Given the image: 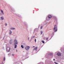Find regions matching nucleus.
<instances>
[{
  "instance_id": "f257e3e1",
  "label": "nucleus",
  "mask_w": 64,
  "mask_h": 64,
  "mask_svg": "<svg viewBox=\"0 0 64 64\" xmlns=\"http://www.w3.org/2000/svg\"><path fill=\"white\" fill-rule=\"evenodd\" d=\"M57 26L55 25L54 26V28H53L54 30V32H56L57 31Z\"/></svg>"
},
{
  "instance_id": "f03ea898",
  "label": "nucleus",
  "mask_w": 64,
  "mask_h": 64,
  "mask_svg": "<svg viewBox=\"0 0 64 64\" xmlns=\"http://www.w3.org/2000/svg\"><path fill=\"white\" fill-rule=\"evenodd\" d=\"M18 44V42H17V40H14V45H17V44Z\"/></svg>"
},
{
  "instance_id": "7ed1b4c3",
  "label": "nucleus",
  "mask_w": 64,
  "mask_h": 64,
  "mask_svg": "<svg viewBox=\"0 0 64 64\" xmlns=\"http://www.w3.org/2000/svg\"><path fill=\"white\" fill-rule=\"evenodd\" d=\"M6 50L8 52H9L10 50V48L9 47H8L6 48Z\"/></svg>"
},
{
  "instance_id": "20e7f679",
  "label": "nucleus",
  "mask_w": 64,
  "mask_h": 64,
  "mask_svg": "<svg viewBox=\"0 0 64 64\" xmlns=\"http://www.w3.org/2000/svg\"><path fill=\"white\" fill-rule=\"evenodd\" d=\"M29 48H30V46H27L25 48V49L26 50H29Z\"/></svg>"
},
{
  "instance_id": "39448f33",
  "label": "nucleus",
  "mask_w": 64,
  "mask_h": 64,
  "mask_svg": "<svg viewBox=\"0 0 64 64\" xmlns=\"http://www.w3.org/2000/svg\"><path fill=\"white\" fill-rule=\"evenodd\" d=\"M61 55V53H60L58 52L57 53V55H58V56H60Z\"/></svg>"
},
{
  "instance_id": "423d86ee",
  "label": "nucleus",
  "mask_w": 64,
  "mask_h": 64,
  "mask_svg": "<svg viewBox=\"0 0 64 64\" xmlns=\"http://www.w3.org/2000/svg\"><path fill=\"white\" fill-rule=\"evenodd\" d=\"M37 46L35 47L34 49V50H35L36 51L37 50Z\"/></svg>"
},
{
  "instance_id": "0eeeda50",
  "label": "nucleus",
  "mask_w": 64,
  "mask_h": 64,
  "mask_svg": "<svg viewBox=\"0 0 64 64\" xmlns=\"http://www.w3.org/2000/svg\"><path fill=\"white\" fill-rule=\"evenodd\" d=\"M52 17V16H51V15H49L48 16V18H51Z\"/></svg>"
},
{
  "instance_id": "6e6552de",
  "label": "nucleus",
  "mask_w": 64,
  "mask_h": 64,
  "mask_svg": "<svg viewBox=\"0 0 64 64\" xmlns=\"http://www.w3.org/2000/svg\"><path fill=\"white\" fill-rule=\"evenodd\" d=\"M1 19L2 20H4V18L3 17H1Z\"/></svg>"
},
{
  "instance_id": "1a4fd4ad",
  "label": "nucleus",
  "mask_w": 64,
  "mask_h": 64,
  "mask_svg": "<svg viewBox=\"0 0 64 64\" xmlns=\"http://www.w3.org/2000/svg\"><path fill=\"white\" fill-rule=\"evenodd\" d=\"M1 12H2V13L3 14H4V12H3V11L2 10H1Z\"/></svg>"
},
{
  "instance_id": "9d476101",
  "label": "nucleus",
  "mask_w": 64,
  "mask_h": 64,
  "mask_svg": "<svg viewBox=\"0 0 64 64\" xmlns=\"http://www.w3.org/2000/svg\"><path fill=\"white\" fill-rule=\"evenodd\" d=\"M10 44H12V40H10Z\"/></svg>"
},
{
  "instance_id": "9b49d317",
  "label": "nucleus",
  "mask_w": 64,
  "mask_h": 64,
  "mask_svg": "<svg viewBox=\"0 0 64 64\" xmlns=\"http://www.w3.org/2000/svg\"><path fill=\"white\" fill-rule=\"evenodd\" d=\"M21 47H22V48H24V47H23V45H22L21 46Z\"/></svg>"
},
{
  "instance_id": "f8f14e48",
  "label": "nucleus",
  "mask_w": 64,
  "mask_h": 64,
  "mask_svg": "<svg viewBox=\"0 0 64 64\" xmlns=\"http://www.w3.org/2000/svg\"><path fill=\"white\" fill-rule=\"evenodd\" d=\"M10 32H9L10 34H12V32H11V30H10Z\"/></svg>"
},
{
  "instance_id": "ddd939ff",
  "label": "nucleus",
  "mask_w": 64,
  "mask_h": 64,
  "mask_svg": "<svg viewBox=\"0 0 64 64\" xmlns=\"http://www.w3.org/2000/svg\"><path fill=\"white\" fill-rule=\"evenodd\" d=\"M17 45H15L14 48H17Z\"/></svg>"
},
{
  "instance_id": "4468645a",
  "label": "nucleus",
  "mask_w": 64,
  "mask_h": 64,
  "mask_svg": "<svg viewBox=\"0 0 64 64\" xmlns=\"http://www.w3.org/2000/svg\"><path fill=\"white\" fill-rule=\"evenodd\" d=\"M11 29L12 30H13L14 29H15V28H11Z\"/></svg>"
},
{
  "instance_id": "2eb2a0df",
  "label": "nucleus",
  "mask_w": 64,
  "mask_h": 64,
  "mask_svg": "<svg viewBox=\"0 0 64 64\" xmlns=\"http://www.w3.org/2000/svg\"><path fill=\"white\" fill-rule=\"evenodd\" d=\"M42 43H45V42L43 41H42Z\"/></svg>"
},
{
  "instance_id": "dca6fc26",
  "label": "nucleus",
  "mask_w": 64,
  "mask_h": 64,
  "mask_svg": "<svg viewBox=\"0 0 64 64\" xmlns=\"http://www.w3.org/2000/svg\"><path fill=\"white\" fill-rule=\"evenodd\" d=\"M53 55V54H50V56H52Z\"/></svg>"
},
{
  "instance_id": "f3484780",
  "label": "nucleus",
  "mask_w": 64,
  "mask_h": 64,
  "mask_svg": "<svg viewBox=\"0 0 64 64\" xmlns=\"http://www.w3.org/2000/svg\"><path fill=\"white\" fill-rule=\"evenodd\" d=\"M5 58L4 57V61H5Z\"/></svg>"
},
{
  "instance_id": "a211bd4d",
  "label": "nucleus",
  "mask_w": 64,
  "mask_h": 64,
  "mask_svg": "<svg viewBox=\"0 0 64 64\" xmlns=\"http://www.w3.org/2000/svg\"><path fill=\"white\" fill-rule=\"evenodd\" d=\"M35 37V36H33L32 37V38H34Z\"/></svg>"
},
{
  "instance_id": "6ab92c4d",
  "label": "nucleus",
  "mask_w": 64,
  "mask_h": 64,
  "mask_svg": "<svg viewBox=\"0 0 64 64\" xmlns=\"http://www.w3.org/2000/svg\"><path fill=\"white\" fill-rule=\"evenodd\" d=\"M46 40L47 41H48V38H47L46 39Z\"/></svg>"
},
{
  "instance_id": "aec40b11",
  "label": "nucleus",
  "mask_w": 64,
  "mask_h": 64,
  "mask_svg": "<svg viewBox=\"0 0 64 64\" xmlns=\"http://www.w3.org/2000/svg\"><path fill=\"white\" fill-rule=\"evenodd\" d=\"M42 31H41V34H42Z\"/></svg>"
},
{
  "instance_id": "412c9836",
  "label": "nucleus",
  "mask_w": 64,
  "mask_h": 64,
  "mask_svg": "<svg viewBox=\"0 0 64 64\" xmlns=\"http://www.w3.org/2000/svg\"><path fill=\"white\" fill-rule=\"evenodd\" d=\"M42 27H41V28H40V29H42Z\"/></svg>"
},
{
  "instance_id": "4be33fe9",
  "label": "nucleus",
  "mask_w": 64,
  "mask_h": 64,
  "mask_svg": "<svg viewBox=\"0 0 64 64\" xmlns=\"http://www.w3.org/2000/svg\"><path fill=\"white\" fill-rule=\"evenodd\" d=\"M35 42H36V39H35Z\"/></svg>"
},
{
  "instance_id": "5701e85b",
  "label": "nucleus",
  "mask_w": 64,
  "mask_h": 64,
  "mask_svg": "<svg viewBox=\"0 0 64 64\" xmlns=\"http://www.w3.org/2000/svg\"><path fill=\"white\" fill-rule=\"evenodd\" d=\"M12 56H14V54H12Z\"/></svg>"
},
{
  "instance_id": "b1692460",
  "label": "nucleus",
  "mask_w": 64,
  "mask_h": 64,
  "mask_svg": "<svg viewBox=\"0 0 64 64\" xmlns=\"http://www.w3.org/2000/svg\"><path fill=\"white\" fill-rule=\"evenodd\" d=\"M6 26H7V24H6Z\"/></svg>"
},
{
  "instance_id": "393cba45",
  "label": "nucleus",
  "mask_w": 64,
  "mask_h": 64,
  "mask_svg": "<svg viewBox=\"0 0 64 64\" xmlns=\"http://www.w3.org/2000/svg\"><path fill=\"white\" fill-rule=\"evenodd\" d=\"M54 61H55V59H54L53 60Z\"/></svg>"
},
{
  "instance_id": "a878e982",
  "label": "nucleus",
  "mask_w": 64,
  "mask_h": 64,
  "mask_svg": "<svg viewBox=\"0 0 64 64\" xmlns=\"http://www.w3.org/2000/svg\"><path fill=\"white\" fill-rule=\"evenodd\" d=\"M34 47H35V46H34L33 47V48H34Z\"/></svg>"
},
{
  "instance_id": "bb28decb",
  "label": "nucleus",
  "mask_w": 64,
  "mask_h": 64,
  "mask_svg": "<svg viewBox=\"0 0 64 64\" xmlns=\"http://www.w3.org/2000/svg\"><path fill=\"white\" fill-rule=\"evenodd\" d=\"M56 64H58L57 63H56Z\"/></svg>"
},
{
  "instance_id": "cd10ccee",
  "label": "nucleus",
  "mask_w": 64,
  "mask_h": 64,
  "mask_svg": "<svg viewBox=\"0 0 64 64\" xmlns=\"http://www.w3.org/2000/svg\"><path fill=\"white\" fill-rule=\"evenodd\" d=\"M1 19H0V20Z\"/></svg>"
}]
</instances>
